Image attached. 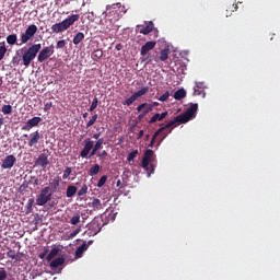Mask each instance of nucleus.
<instances>
[{
  "label": "nucleus",
  "mask_w": 280,
  "mask_h": 280,
  "mask_svg": "<svg viewBox=\"0 0 280 280\" xmlns=\"http://www.w3.org/2000/svg\"><path fill=\"white\" fill-rule=\"evenodd\" d=\"M196 115H198V104L191 103L190 106L184 112L176 116L173 120H170L165 126L161 127L159 130H170V128H176L178 124H187V121H191V119H196Z\"/></svg>",
  "instance_id": "nucleus-1"
},
{
  "label": "nucleus",
  "mask_w": 280,
  "mask_h": 280,
  "mask_svg": "<svg viewBox=\"0 0 280 280\" xmlns=\"http://www.w3.org/2000/svg\"><path fill=\"white\" fill-rule=\"evenodd\" d=\"M40 44H33L28 48H21L16 50V56H21L22 54V65L27 69L32 65V61L38 56V51L42 49Z\"/></svg>",
  "instance_id": "nucleus-2"
},
{
  "label": "nucleus",
  "mask_w": 280,
  "mask_h": 280,
  "mask_svg": "<svg viewBox=\"0 0 280 280\" xmlns=\"http://www.w3.org/2000/svg\"><path fill=\"white\" fill-rule=\"evenodd\" d=\"M77 21H80V14L69 15L63 21L56 23L51 26L52 34H62V32H67L71 25H74Z\"/></svg>",
  "instance_id": "nucleus-3"
},
{
  "label": "nucleus",
  "mask_w": 280,
  "mask_h": 280,
  "mask_svg": "<svg viewBox=\"0 0 280 280\" xmlns=\"http://www.w3.org/2000/svg\"><path fill=\"white\" fill-rule=\"evenodd\" d=\"M152 161H154V151H152V149H148L144 152L142 162H141V167L145 170V172H148V176H151L152 174H154V165L151 164V170H150V163H152Z\"/></svg>",
  "instance_id": "nucleus-4"
},
{
  "label": "nucleus",
  "mask_w": 280,
  "mask_h": 280,
  "mask_svg": "<svg viewBox=\"0 0 280 280\" xmlns=\"http://www.w3.org/2000/svg\"><path fill=\"white\" fill-rule=\"evenodd\" d=\"M51 187L46 186L44 187L40 191L39 195L36 198V205L38 207H45V205H47L49 202V200H51Z\"/></svg>",
  "instance_id": "nucleus-5"
},
{
  "label": "nucleus",
  "mask_w": 280,
  "mask_h": 280,
  "mask_svg": "<svg viewBox=\"0 0 280 280\" xmlns=\"http://www.w3.org/2000/svg\"><path fill=\"white\" fill-rule=\"evenodd\" d=\"M36 32H38V26L36 24H31L24 33L21 34V44L18 45H25L36 36Z\"/></svg>",
  "instance_id": "nucleus-6"
},
{
  "label": "nucleus",
  "mask_w": 280,
  "mask_h": 280,
  "mask_svg": "<svg viewBox=\"0 0 280 280\" xmlns=\"http://www.w3.org/2000/svg\"><path fill=\"white\" fill-rule=\"evenodd\" d=\"M148 91H150V88L144 86L141 90H139L138 92L133 93L129 98H127L124 102V106H132V104H135V102H137V100H139V97H143V95H145L148 93Z\"/></svg>",
  "instance_id": "nucleus-7"
},
{
  "label": "nucleus",
  "mask_w": 280,
  "mask_h": 280,
  "mask_svg": "<svg viewBox=\"0 0 280 280\" xmlns=\"http://www.w3.org/2000/svg\"><path fill=\"white\" fill-rule=\"evenodd\" d=\"M27 137H28V142H27L28 148H34V145H38V142L40 141V139H43V136H40V131L38 130L30 133V136H27V133H24L21 137V139H27Z\"/></svg>",
  "instance_id": "nucleus-8"
},
{
  "label": "nucleus",
  "mask_w": 280,
  "mask_h": 280,
  "mask_svg": "<svg viewBox=\"0 0 280 280\" xmlns=\"http://www.w3.org/2000/svg\"><path fill=\"white\" fill-rule=\"evenodd\" d=\"M51 56H54V44L48 47H44L42 50L39 49L37 62H45V60H48Z\"/></svg>",
  "instance_id": "nucleus-9"
},
{
  "label": "nucleus",
  "mask_w": 280,
  "mask_h": 280,
  "mask_svg": "<svg viewBox=\"0 0 280 280\" xmlns=\"http://www.w3.org/2000/svg\"><path fill=\"white\" fill-rule=\"evenodd\" d=\"M94 148V142L91 138H86L83 141V149L80 152L81 159H89V154H91V151Z\"/></svg>",
  "instance_id": "nucleus-10"
},
{
  "label": "nucleus",
  "mask_w": 280,
  "mask_h": 280,
  "mask_svg": "<svg viewBox=\"0 0 280 280\" xmlns=\"http://www.w3.org/2000/svg\"><path fill=\"white\" fill-rule=\"evenodd\" d=\"M49 165V158L45 153H40L35 161L34 167H42V170H47Z\"/></svg>",
  "instance_id": "nucleus-11"
},
{
  "label": "nucleus",
  "mask_w": 280,
  "mask_h": 280,
  "mask_svg": "<svg viewBox=\"0 0 280 280\" xmlns=\"http://www.w3.org/2000/svg\"><path fill=\"white\" fill-rule=\"evenodd\" d=\"M43 121V118L35 116L26 121V124L22 127V130H25L26 132L32 130V128H36L38 124Z\"/></svg>",
  "instance_id": "nucleus-12"
},
{
  "label": "nucleus",
  "mask_w": 280,
  "mask_h": 280,
  "mask_svg": "<svg viewBox=\"0 0 280 280\" xmlns=\"http://www.w3.org/2000/svg\"><path fill=\"white\" fill-rule=\"evenodd\" d=\"M15 163H16V156L8 155L3 160L1 167H2V170H12L14 167Z\"/></svg>",
  "instance_id": "nucleus-13"
},
{
  "label": "nucleus",
  "mask_w": 280,
  "mask_h": 280,
  "mask_svg": "<svg viewBox=\"0 0 280 280\" xmlns=\"http://www.w3.org/2000/svg\"><path fill=\"white\" fill-rule=\"evenodd\" d=\"M156 47V42L151 40V42H147L140 50V55L141 56H148V52L152 51V49H154Z\"/></svg>",
  "instance_id": "nucleus-14"
},
{
  "label": "nucleus",
  "mask_w": 280,
  "mask_h": 280,
  "mask_svg": "<svg viewBox=\"0 0 280 280\" xmlns=\"http://www.w3.org/2000/svg\"><path fill=\"white\" fill-rule=\"evenodd\" d=\"M90 207H92L94 211H102V209L106 207V203H102V200L94 198L90 203Z\"/></svg>",
  "instance_id": "nucleus-15"
},
{
  "label": "nucleus",
  "mask_w": 280,
  "mask_h": 280,
  "mask_svg": "<svg viewBox=\"0 0 280 280\" xmlns=\"http://www.w3.org/2000/svg\"><path fill=\"white\" fill-rule=\"evenodd\" d=\"M167 117V112H163L162 114H155L154 116L151 117L149 120V124H156V121H163Z\"/></svg>",
  "instance_id": "nucleus-16"
},
{
  "label": "nucleus",
  "mask_w": 280,
  "mask_h": 280,
  "mask_svg": "<svg viewBox=\"0 0 280 280\" xmlns=\"http://www.w3.org/2000/svg\"><path fill=\"white\" fill-rule=\"evenodd\" d=\"M7 257H9V259H14L15 261H21V257H23V253H18L14 249H10L9 252H7Z\"/></svg>",
  "instance_id": "nucleus-17"
},
{
  "label": "nucleus",
  "mask_w": 280,
  "mask_h": 280,
  "mask_svg": "<svg viewBox=\"0 0 280 280\" xmlns=\"http://www.w3.org/2000/svg\"><path fill=\"white\" fill-rule=\"evenodd\" d=\"M63 265H65V257H59V258L54 259L50 262V268L52 270H57V268H60V266H63Z\"/></svg>",
  "instance_id": "nucleus-18"
},
{
  "label": "nucleus",
  "mask_w": 280,
  "mask_h": 280,
  "mask_svg": "<svg viewBox=\"0 0 280 280\" xmlns=\"http://www.w3.org/2000/svg\"><path fill=\"white\" fill-rule=\"evenodd\" d=\"M153 30H154V23L148 22V24L145 26H143L139 32H140V34L148 36V34L152 33Z\"/></svg>",
  "instance_id": "nucleus-19"
},
{
  "label": "nucleus",
  "mask_w": 280,
  "mask_h": 280,
  "mask_svg": "<svg viewBox=\"0 0 280 280\" xmlns=\"http://www.w3.org/2000/svg\"><path fill=\"white\" fill-rule=\"evenodd\" d=\"M167 135H172V129H166L163 130L162 132H160V135L158 136V145H161V143H163V141H165V139H167Z\"/></svg>",
  "instance_id": "nucleus-20"
},
{
  "label": "nucleus",
  "mask_w": 280,
  "mask_h": 280,
  "mask_svg": "<svg viewBox=\"0 0 280 280\" xmlns=\"http://www.w3.org/2000/svg\"><path fill=\"white\" fill-rule=\"evenodd\" d=\"M78 194V187L70 185L67 187L66 196L67 198H73Z\"/></svg>",
  "instance_id": "nucleus-21"
},
{
  "label": "nucleus",
  "mask_w": 280,
  "mask_h": 280,
  "mask_svg": "<svg viewBox=\"0 0 280 280\" xmlns=\"http://www.w3.org/2000/svg\"><path fill=\"white\" fill-rule=\"evenodd\" d=\"M185 97H187V91H185V89L177 90L174 93V100L180 101L185 100Z\"/></svg>",
  "instance_id": "nucleus-22"
},
{
  "label": "nucleus",
  "mask_w": 280,
  "mask_h": 280,
  "mask_svg": "<svg viewBox=\"0 0 280 280\" xmlns=\"http://www.w3.org/2000/svg\"><path fill=\"white\" fill-rule=\"evenodd\" d=\"M145 106H148L149 108L151 107V110L154 109L155 106H159V102H153L151 104L148 103H142L137 107V112L141 113V110H143V108H145Z\"/></svg>",
  "instance_id": "nucleus-23"
},
{
  "label": "nucleus",
  "mask_w": 280,
  "mask_h": 280,
  "mask_svg": "<svg viewBox=\"0 0 280 280\" xmlns=\"http://www.w3.org/2000/svg\"><path fill=\"white\" fill-rule=\"evenodd\" d=\"M102 56H104V51L102 49H96L92 52V60L97 62L102 58Z\"/></svg>",
  "instance_id": "nucleus-24"
},
{
  "label": "nucleus",
  "mask_w": 280,
  "mask_h": 280,
  "mask_svg": "<svg viewBox=\"0 0 280 280\" xmlns=\"http://www.w3.org/2000/svg\"><path fill=\"white\" fill-rule=\"evenodd\" d=\"M84 40V33L79 32L72 39L73 45H80Z\"/></svg>",
  "instance_id": "nucleus-25"
},
{
  "label": "nucleus",
  "mask_w": 280,
  "mask_h": 280,
  "mask_svg": "<svg viewBox=\"0 0 280 280\" xmlns=\"http://www.w3.org/2000/svg\"><path fill=\"white\" fill-rule=\"evenodd\" d=\"M58 253H60V249L58 248V247H54L50 252H49V254H48V256H47V261H51L52 259H54V257H56L57 255H58Z\"/></svg>",
  "instance_id": "nucleus-26"
},
{
  "label": "nucleus",
  "mask_w": 280,
  "mask_h": 280,
  "mask_svg": "<svg viewBox=\"0 0 280 280\" xmlns=\"http://www.w3.org/2000/svg\"><path fill=\"white\" fill-rule=\"evenodd\" d=\"M5 54H8V48L5 47V42L0 44V62L5 58Z\"/></svg>",
  "instance_id": "nucleus-27"
},
{
  "label": "nucleus",
  "mask_w": 280,
  "mask_h": 280,
  "mask_svg": "<svg viewBox=\"0 0 280 280\" xmlns=\"http://www.w3.org/2000/svg\"><path fill=\"white\" fill-rule=\"evenodd\" d=\"M161 132H163V129H158L154 132V135H153V137H152V139H151V141L149 143V148H154V143H155L156 139L159 138V135H161Z\"/></svg>",
  "instance_id": "nucleus-28"
},
{
  "label": "nucleus",
  "mask_w": 280,
  "mask_h": 280,
  "mask_svg": "<svg viewBox=\"0 0 280 280\" xmlns=\"http://www.w3.org/2000/svg\"><path fill=\"white\" fill-rule=\"evenodd\" d=\"M21 60H23V55H16L15 52V56H13L12 58V65L13 67H19L21 65Z\"/></svg>",
  "instance_id": "nucleus-29"
},
{
  "label": "nucleus",
  "mask_w": 280,
  "mask_h": 280,
  "mask_svg": "<svg viewBox=\"0 0 280 280\" xmlns=\"http://www.w3.org/2000/svg\"><path fill=\"white\" fill-rule=\"evenodd\" d=\"M90 176H97L100 174V164H94L90 171H89Z\"/></svg>",
  "instance_id": "nucleus-30"
},
{
  "label": "nucleus",
  "mask_w": 280,
  "mask_h": 280,
  "mask_svg": "<svg viewBox=\"0 0 280 280\" xmlns=\"http://www.w3.org/2000/svg\"><path fill=\"white\" fill-rule=\"evenodd\" d=\"M18 36L16 34H11L7 36V43L8 45H16Z\"/></svg>",
  "instance_id": "nucleus-31"
},
{
  "label": "nucleus",
  "mask_w": 280,
  "mask_h": 280,
  "mask_svg": "<svg viewBox=\"0 0 280 280\" xmlns=\"http://www.w3.org/2000/svg\"><path fill=\"white\" fill-rule=\"evenodd\" d=\"M167 58H170V50H167V49L161 50V52H160V60L162 62H165V60H167Z\"/></svg>",
  "instance_id": "nucleus-32"
},
{
  "label": "nucleus",
  "mask_w": 280,
  "mask_h": 280,
  "mask_svg": "<svg viewBox=\"0 0 280 280\" xmlns=\"http://www.w3.org/2000/svg\"><path fill=\"white\" fill-rule=\"evenodd\" d=\"M148 113H152V107L145 106L142 109V113L138 116V120L141 121V119H143V117H145V115H148Z\"/></svg>",
  "instance_id": "nucleus-33"
},
{
  "label": "nucleus",
  "mask_w": 280,
  "mask_h": 280,
  "mask_svg": "<svg viewBox=\"0 0 280 280\" xmlns=\"http://www.w3.org/2000/svg\"><path fill=\"white\" fill-rule=\"evenodd\" d=\"M50 187L52 189V192L58 190V187H60V178L57 177L52 180V183H50Z\"/></svg>",
  "instance_id": "nucleus-34"
},
{
  "label": "nucleus",
  "mask_w": 280,
  "mask_h": 280,
  "mask_svg": "<svg viewBox=\"0 0 280 280\" xmlns=\"http://www.w3.org/2000/svg\"><path fill=\"white\" fill-rule=\"evenodd\" d=\"M89 192V186H86V184H84L81 189L78 191V197L82 198V196H86V194Z\"/></svg>",
  "instance_id": "nucleus-35"
},
{
  "label": "nucleus",
  "mask_w": 280,
  "mask_h": 280,
  "mask_svg": "<svg viewBox=\"0 0 280 280\" xmlns=\"http://www.w3.org/2000/svg\"><path fill=\"white\" fill-rule=\"evenodd\" d=\"M137 154H139V150L131 151L127 156V161L131 163V161H135V159H137Z\"/></svg>",
  "instance_id": "nucleus-36"
},
{
  "label": "nucleus",
  "mask_w": 280,
  "mask_h": 280,
  "mask_svg": "<svg viewBox=\"0 0 280 280\" xmlns=\"http://www.w3.org/2000/svg\"><path fill=\"white\" fill-rule=\"evenodd\" d=\"M70 224H72L73 226L80 224V213L74 214V215L70 219Z\"/></svg>",
  "instance_id": "nucleus-37"
},
{
  "label": "nucleus",
  "mask_w": 280,
  "mask_h": 280,
  "mask_svg": "<svg viewBox=\"0 0 280 280\" xmlns=\"http://www.w3.org/2000/svg\"><path fill=\"white\" fill-rule=\"evenodd\" d=\"M97 104H100V101L95 96L92 101L90 108H89V113H93V110H95V108H97Z\"/></svg>",
  "instance_id": "nucleus-38"
},
{
  "label": "nucleus",
  "mask_w": 280,
  "mask_h": 280,
  "mask_svg": "<svg viewBox=\"0 0 280 280\" xmlns=\"http://www.w3.org/2000/svg\"><path fill=\"white\" fill-rule=\"evenodd\" d=\"M3 115H11L12 113V105H3L1 108Z\"/></svg>",
  "instance_id": "nucleus-39"
},
{
  "label": "nucleus",
  "mask_w": 280,
  "mask_h": 280,
  "mask_svg": "<svg viewBox=\"0 0 280 280\" xmlns=\"http://www.w3.org/2000/svg\"><path fill=\"white\" fill-rule=\"evenodd\" d=\"M95 121H97V114H94L92 118L86 122L85 128H91V126L95 125Z\"/></svg>",
  "instance_id": "nucleus-40"
},
{
  "label": "nucleus",
  "mask_w": 280,
  "mask_h": 280,
  "mask_svg": "<svg viewBox=\"0 0 280 280\" xmlns=\"http://www.w3.org/2000/svg\"><path fill=\"white\" fill-rule=\"evenodd\" d=\"M34 207V198H30L26 203L27 213H32Z\"/></svg>",
  "instance_id": "nucleus-41"
},
{
  "label": "nucleus",
  "mask_w": 280,
  "mask_h": 280,
  "mask_svg": "<svg viewBox=\"0 0 280 280\" xmlns=\"http://www.w3.org/2000/svg\"><path fill=\"white\" fill-rule=\"evenodd\" d=\"M94 148H96L97 150H102V148H104V138H100L95 144Z\"/></svg>",
  "instance_id": "nucleus-42"
},
{
  "label": "nucleus",
  "mask_w": 280,
  "mask_h": 280,
  "mask_svg": "<svg viewBox=\"0 0 280 280\" xmlns=\"http://www.w3.org/2000/svg\"><path fill=\"white\" fill-rule=\"evenodd\" d=\"M106 180H108V176L103 175V176L100 178L98 183H97V187H103V186H105V185H106Z\"/></svg>",
  "instance_id": "nucleus-43"
},
{
  "label": "nucleus",
  "mask_w": 280,
  "mask_h": 280,
  "mask_svg": "<svg viewBox=\"0 0 280 280\" xmlns=\"http://www.w3.org/2000/svg\"><path fill=\"white\" fill-rule=\"evenodd\" d=\"M71 172H72V168L71 167H66V170L63 171V175H62V178L63 180H67V178H69V176H71Z\"/></svg>",
  "instance_id": "nucleus-44"
},
{
  "label": "nucleus",
  "mask_w": 280,
  "mask_h": 280,
  "mask_svg": "<svg viewBox=\"0 0 280 280\" xmlns=\"http://www.w3.org/2000/svg\"><path fill=\"white\" fill-rule=\"evenodd\" d=\"M192 95H201L202 97H206V95H207V93H205V91L203 90H200V89H198V88H194V93H192Z\"/></svg>",
  "instance_id": "nucleus-45"
},
{
  "label": "nucleus",
  "mask_w": 280,
  "mask_h": 280,
  "mask_svg": "<svg viewBox=\"0 0 280 280\" xmlns=\"http://www.w3.org/2000/svg\"><path fill=\"white\" fill-rule=\"evenodd\" d=\"M82 255H84V249L83 247L79 246L75 250V257L77 259H80V257H82Z\"/></svg>",
  "instance_id": "nucleus-46"
},
{
  "label": "nucleus",
  "mask_w": 280,
  "mask_h": 280,
  "mask_svg": "<svg viewBox=\"0 0 280 280\" xmlns=\"http://www.w3.org/2000/svg\"><path fill=\"white\" fill-rule=\"evenodd\" d=\"M92 244L93 241H89L88 243L83 242L82 245H80V247L83 248V252L85 253V250H89V246H91Z\"/></svg>",
  "instance_id": "nucleus-47"
},
{
  "label": "nucleus",
  "mask_w": 280,
  "mask_h": 280,
  "mask_svg": "<svg viewBox=\"0 0 280 280\" xmlns=\"http://www.w3.org/2000/svg\"><path fill=\"white\" fill-rule=\"evenodd\" d=\"M54 106L52 102H48L44 105V113H49L51 110V107Z\"/></svg>",
  "instance_id": "nucleus-48"
},
{
  "label": "nucleus",
  "mask_w": 280,
  "mask_h": 280,
  "mask_svg": "<svg viewBox=\"0 0 280 280\" xmlns=\"http://www.w3.org/2000/svg\"><path fill=\"white\" fill-rule=\"evenodd\" d=\"M170 100V92H165L162 96L159 97V102H167Z\"/></svg>",
  "instance_id": "nucleus-49"
},
{
  "label": "nucleus",
  "mask_w": 280,
  "mask_h": 280,
  "mask_svg": "<svg viewBox=\"0 0 280 280\" xmlns=\"http://www.w3.org/2000/svg\"><path fill=\"white\" fill-rule=\"evenodd\" d=\"M98 151H100V149H96L95 147H93L92 150L90 151L88 158H85V159H92V156H95V154H97Z\"/></svg>",
  "instance_id": "nucleus-50"
},
{
  "label": "nucleus",
  "mask_w": 280,
  "mask_h": 280,
  "mask_svg": "<svg viewBox=\"0 0 280 280\" xmlns=\"http://www.w3.org/2000/svg\"><path fill=\"white\" fill-rule=\"evenodd\" d=\"M8 279V271H5L3 268L0 269V280Z\"/></svg>",
  "instance_id": "nucleus-51"
},
{
  "label": "nucleus",
  "mask_w": 280,
  "mask_h": 280,
  "mask_svg": "<svg viewBox=\"0 0 280 280\" xmlns=\"http://www.w3.org/2000/svg\"><path fill=\"white\" fill-rule=\"evenodd\" d=\"M66 45H67V42H65V39H61L57 43V49H65Z\"/></svg>",
  "instance_id": "nucleus-52"
},
{
  "label": "nucleus",
  "mask_w": 280,
  "mask_h": 280,
  "mask_svg": "<svg viewBox=\"0 0 280 280\" xmlns=\"http://www.w3.org/2000/svg\"><path fill=\"white\" fill-rule=\"evenodd\" d=\"M96 156H98V159H104V156H108V152H106V150L98 151Z\"/></svg>",
  "instance_id": "nucleus-53"
},
{
  "label": "nucleus",
  "mask_w": 280,
  "mask_h": 280,
  "mask_svg": "<svg viewBox=\"0 0 280 280\" xmlns=\"http://www.w3.org/2000/svg\"><path fill=\"white\" fill-rule=\"evenodd\" d=\"M30 183H32L34 187L40 185V182L38 180V178H35L34 176H31Z\"/></svg>",
  "instance_id": "nucleus-54"
},
{
  "label": "nucleus",
  "mask_w": 280,
  "mask_h": 280,
  "mask_svg": "<svg viewBox=\"0 0 280 280\" xmlns=\"http://www.w3.org/2000/svg\"><path fill=\"white\" fill-rule=\"evenodd\" d=\"M195 89H200L201 91H205V82H196Z\"/></svg>",
  "instance_id": "nucleus-55"
},
{
  "label": "nucleus",
  "mask_w": 280,
  "mask_h": 280,
  "mask_svg": "<svg viewBox=\"0 0 280 280\" xmlns=\"http://www.w3.org/2000/svg\"><path fill=\"white\" fill-rule=\"evenodd\" d=\"M237 9H238V7H237L236 3H233V4L230 5V8H229V10H230L231 12H237Z\"/></svg>",
  "instance_id": "nucleus-56"
},
{
  "label": "nucleus",
  "mask_w": 280,
  "mask_h": 280,
  "mask_svg": "<svg viewBox=\"0 0 280 280\" xmlns=\"http://www.w3.org/2000/svg\"><path fill=\"white\" fill-rule=\"evenodd\" d=\"M142 62L150 65V62H152V57L148 56L147 58L142 59Z\"/></svg>",
  "instance_id": "nucleus-57"
},
{
  "label": "nucleus",
  "mask_w": 280,
  "mask_h": 280,
  "mask_svg": "<svg viewBox=\"0 0 280 280\" xmlns=\"http://www.w3.org/2000/svg\"><path fill=\"white\" fill-rule=\"evenodd\" d=\"M78 233H80V229H77L75 231H73V232L70 234V237H75V235H78Z\"/></svg>",
  "instance_id": "nucleus-58"
},
{
  "label": "nucleus",
  "mask_w": 280,
  "mask_h": 280,
  "mask_svg": "<svg viewBox=\"0 0 280 280\" xmlns=\"http://www.w3.org/2000/svg\"><path fill=\"white\" fill-rule=\"evenodd\" d=\"M102 137V132H97L93 135V139H100Z\"/></svg>",
  "instance_id": "nucleus-59"
},
{
  "label": "nucleus",
  "mask_w": 280,
  "mask_h": 280,
  "mask_svg": "<svg viewBox=\"0 0 280 280\" xmlns=\"http://www.w3.org/2000/svg\"><path fill=\"white\" fill-rule=\"evenodd\" d=\"M47 255V250L46 252H44V253H42V254H39V259H45V256Z\"/></svg>",
  "instance_id": "nucleus-60"
},
{
  "label": "nucleus",
  "mask_w": 280,
  "mask_h": 280,
  "mask_svg": "<svg viewBox=\"0 0 280 280\" xmlns=\"http://www.w3.org/2000/svg\"><path fill=\"white\" fill-rule=\"evenodd\" d=\"M138 137H139V138L143 137V130H140V131H139Z\"/></svg>",
  "instance_id": "nucleus-61"
},
{
  "label": "nucleus",
  "mask_w": 280,
  "mask_h": 280,
  "mask_svg": "<svg viewBox=\"0 0 280 280\" xmlns=\"http://www.w3.org/2000/svg\"><path fill=\"white\" fill-rule=\"evenodd\" d=\"M116 49L119 51L121 49V44L116 45Z\"/></svg>",
  "instance_id": "nucleus-62"
},
{
  "label": "nucleus",
  "mask_w": 280,
  "mask_h": 280,
  "mask_svg": "<svg viewBox=\"0 0 280 280\" xmlns=\"http://www.w3.org/2000/svg\"><path fill=\"white\" fill-rule=\"evenodd\" d=\"M89 117V113L83 114V119H86Z\"/></svg>",
  "instance_id": "nucleus-63"
},
{
  "label": "nucleus",
  "mask_w": 280,
  "mask_h": 280,
  "mask_svg": "<svg viewBox=\"0 0 280 280\" xmlns=\"http://www.w3.org/2000/svg\"><path fill=\"white\" fill-rule=\"evenodd\" d=\"M1 126H3V118H0V129H1Z\"/></svg>",
  "instance_id": "nucleus-64"
}]
</instances>
